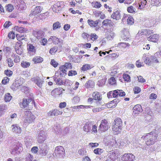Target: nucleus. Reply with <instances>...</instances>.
<instances>
[{"instance_id":"1","label":"nucleus","mask_w":161,"mask_h":161,"mask_svg":"<svg viewBox=\"0 0 161 161\" xmlns=\"http://www.w3.org/2000/svg\"><path fill=\"white\" fill-rule=\"evenodd\" d=\"M122 125V121L120 118H117L115 119L112 123V130L113 133L115 135L119 133L121 131Z\"/></svg>"},{"instance_id":"2","label":"nucleus","mask_w":161,"mask_h":161,"mask_svg":"<svg viewBox=\"0 0 161 161\" xmlns=\"http://www.w3.org/2000/svg\"><path fill=\"white\" fill-rule=\"evenodd\" d=\"M141 138L143 139L146 140L145 144L147 146H149L155 143L157 140V136L156 134L151 132L147 134L145 136H142Z\"/></svg>"},{"instance_id":"3","label":"nucleus","mask_w":161,"mask_h":161,"mask_svg":"<svg viewBox=\"0 0 161 161\" xmlns=\"http://www.w3.org/2000/svg\"><path fill=\"white\" fill-rule=\"evenodd\" d=\"M20 105L23 108H27L29 110H31L33 107L35 105V102L34 99L31 98H24L22 101L20 103Z\"/></svg>"},{"instance_id":"4","label":"nucleus","mask_w":161,"mask_h":161,"mask_svg":"<svg viewBox=\"0 0 161 161\" xmlns=\"http://www.w3.org/2000/svg\"><path fill=\"white\" fill-rule=\"evenodd\" d=\"M102 25L107 28H110L109 31L108 29H107V34L109 35V34L110 36H112L114 35V33L113 32L114 23L111 20L108 19L104 20L102 22Z\"/></svg>"},{"instance_id":"5","label":"nucleus","mask_w":161,"mask_h":161,"mask_svg":"<svg viewBox=\"0 0 161 161\" xmlns=\"http://www.w3.org/2000/svg\"><path fill=\"white\" fill-rule=\"evenodd\" d=\"M110 127V125L108 120L103 119L99 126L98 130L101 132H104L108 130Z\"/></svg>"},{"instance_id":"6","label":"nucleus","mask_w":161,"mask_h":161,"mask_svg":"<svg viewBox=\"0 0 161 161\" xmlns=\"http://www.w3.org/2000/svg\"><path fill=\"white\" fill-rule=\"evenodd\" d=\"M25 116L24 122L27 124H30L34 122L36 117L30 110H27L25 112Z\"/></svg>"},{"instance_id":"7","label":"nucleus","mask_w":161,"mask_h":161,"mask_svg":"<svg viewBox=\"0 0 161 161\" xmlns=\"http://www.w3.org/2000/svg\"><path fill=\"white\" fill-rule=\"evenodd\" d=\"M64 4L63 2H57L54 4L52 8L53 11L57 13H59L64 7Z\"/></svg>"},{"instance_id":"8","label":"nucleus","mask_w":161,"mask_h":161,"mask_svg":"<svg viewBox=\"0 0 161 161\" xmlns=\"http://www.w3.org/2000/svg\"><path fill=\"white\" fill-rule=\"evenodd\" d=\"M55 153L56 156L59 157H63L65 156V150L62 146L57 147L55 150Z\"/></svg>"},{"instance_id":"9","label":"nucleus","mask_w":161,"mask_h":161,"mask_svg":"<svg viewBox=\"0 0 161 161\" xmlns=\"http://www.w3.org/2000/svg\"><path fill=\"white\" fill-rule=\"evenodd\" d=\"M63 113V112L59 109L54 108L50 110L47 114L48 117H52L62 115Z\"/></svg>"},{"instance_id":"10","label":"nucleus","mask_w":161,"mask_h":161,"mask_svg":"<svg viewBox=\"0 0 161 161\" xmlns=\"http://www.w3.org/2000/svg\"><path fill=\"white\" fill-rule=\"evenodd\" d=\"M31 80L40 88L42 87L44 82L43 80L38 76H35L32 78Z\"/></svg>"},{"instance_id":"11","label":"nucleus","mask_w":161,"mask_h":161,"mask_svg":"<svg viewBox=\"0 0 161 161\" xmlns=\"http://www.w3.org/2000/svg\"><path fill=\"white\" fill-rule=\"evenodd\" d=\"M135 159V156L132 153H125L121 157L123 161H134Z\"/></svg>"},{"instance_id":"12","label":"nucleus","mask_w":161,"mask_h":161,"mask_svg":"<svg viewBox=\"0 0 161 161\" xmlns=\"http://www.w3.org/2000/svg\"><path fill=\"white\" fill-rule=\"evenodd\" d=\"M33 35L37 39H39L44 36V32L41 30H36L33 31Z\"/></svg>"},{"instance_id":"13","label":"nucleus","mask_w":161,"mask_h":161,"mask_svg":"<svg viewBox=\"0 0 161 161\" xmlns=\"http://www.w3.org/2000/svg\"><path fill=\"white\" fill-rule=\"evenodd\" d=\"M152 56L150 55L144 54L142 57L143 60L145 64L148 65H150L152 63Z\"/></svg>"},{"instance_id":"14","label":"nucleus","mask_w":161,"mask_h":161,"mask_svg":"<svg viewBox=\"0 0 161 161\" xmlns=\"http://www.w3.org/2000/svg\"><path fill=\"white\" fill-rule=\"evenodd\" d=\"M122 20H127V24L130 25H132L134 23L133 17L129 15L126 14H124Z\"/></svg>"},{"instance_id":"15","label":"nucleus","mask_w":161,"mask_h":161,"mask_svg":"<svg viewBox=\"0 0 161 161\" xmlns=\"http://www.w3.org/2000/svg\"><path fill=\"white\" fill-rule=\"evenodd\" d=\"M159 36L158 34H154L147 37V39L148 41L154 43L158 42L159 41Z\"/></svg>"},{"instance_id":"16","label":"nucleus","mask_w":161,"mask_h":161,"mask_svg":"<svg viewBox=\"0 0 161 161\" xmlns=\"http://www.w3.org/2000/svg\"><path fill=\"white\" fill-rule=\"evenodd\" d=\"M92 125V122L91 121L86 122L83 128V131L87 133L91 132Z\"/></svg>"},{"instance_id":"17","label":"nucleus","mask_w":161,"mask_h":161,"mask_svg":"<svg viewBox=\"0 0 161 161\" xmlns=\"http://www.w3.org/2000/svg\"><path fill=\"white\" fill-rule=\"evenodd\" d=\"M22 44V42H17L15 46V49L16 53L19 55L22 54L23 49L21 48Z\"/></svg>"},{"instance_id":"18","label":"nucleus","mask_w":161,"mask_h":161,"mask_svg":"<svg viewBox=\"0 0 161 161\" xmlns=\"http://www.w3.org/2000/svg\"><path fill=\"white\" fill-rule=\"evenodd\" d=\"M21 80H17L14 82L11 86V88L13 90H16L22 86Z\"/></svg>"},{"instance_id":"19","label":"nucleus","mask_w":161,"mask_h":161,"mask_svg":"<svg viewBox=\"0 0 161 161\" xmlns=\"http://www.w3.org/2000/svg\"><path fill=\"white\" fill-rule=\"evenodd\" d=\"M27 50L28 53L31 56L35 54L36 52V49L35 47L31 44H29L28 45Z\"/></svg>"},{"instance_id":"20","label":"nucleus","mask_w":161,"mask_h":161,"mask_svg":"<svg viewBox=\"0 0 161 161\" xmlns=\"http://www.w3.org/2000/svg\"><path fill=\"white\" fill-rule=\"evenodd\" d=\"M130 36V34L129 31H125L122 32L121 36V40L127 41Z\"/></svg>"},{"instance_id":"21","label":"nucleus","mask_w":161,"mask_h":161,"mask_svg":"<svg viewBox=\"0 0 161 161\" xmlns=\"http://www.w3.org/2000/svg\"><path fill=\"white\" fill-rule=\"evenodd\" d=\"M100 22L99 19H97L95 21H94L92 19H89L87 20L88 24L92 28L98 27V24Z\"/></svg>"},{"instance_id":"22","label":"nucleus","mask_w":161,"mask_h":161,"mask_svg":"<svg viewBox=\"0 0 161 161\" xmlns=\"http://www.w3.org/2000/svg\"><path fill=\"white\" fill-rule=\"evenodd\" d=\"M142 108L140 104L135 105L133 108V113L134 114H138L142 111Z\"/></svg>"},{"instance_id":"23","label":"nucleus","mask_w":161,"mask_h":161,"mask_svg":"<svg viewBox=\"0 0 161 161\" xmlns=\"http://www.w3.org/2000/svg\"><path fill=\"white\" fill-rule=\"evenodd\" d=\"M119 152L117 150H116L109 153V158L112 160L114 161L118 158Z\"/></svg>"},{"instance_id":"24","label":"nucleus","mask_w":161,"mask_h":161,"mask_svg":"<svg viewBox=\"0 0 161 161\" xmlns=\"http://www.w3.org/2000/svg\"><path fill=\"white\" fill-rule=\"evenodd\" d=\"M119 101V99H115L111 101L110 103H107V106L109 108H114L117 106V104Z\"/></svg>"},{"instance_id":"25","label":"nucleus","mask_w":161,"mask_h":161,"mask_svg":"<svg viewBox=\"0 0 161 161\" xmlns=\"http://www.w3.org/2000/svg\"><path fill=\"white\" fill-rule=\"evenodd\" d=\"M147 0H139L138 2V9L143 10L145 8L147 5Z\"/></svg>"},{"instance_id":"26","label":"nucleus","mask_w":161,"mask_h":161,"mask_svg":"<svg viewBox=\"0 0 161 161\" xmlns=\"http://www.w3.org/2000/svg\"><path fill=\"white\" fill-rule=\"evenodd\" d=\"M112 18L116 20H118L120 19V13L119 10L114 12L111 16Z\"/></svg>"},{"instance_id":"27","label":"nucleus","mask_w":161,"mask_h":161,"mask_svg":"<svg viewBox=\"0 0 161 161\" xmlns=\"http://www.w3.org/2000/svg\"><path fill=\"white\" fill-rule=\"evenodd\" d=\"M93 99L96 100L101 101L102 99V95L98 92H94L92 94Z\"/></svg>"},{"instance_id":"28","label":"nucleus","mask_w":161,"mask_h":161,"mask_svg":"<svg viewBox=\"0 0 161 161\" xmlns=\"http://www.w3.org/2000/svg\"><path fill=\"white\" fill-rule=\"evenodd\" d=\"M42 11V8L40 6L36 7L34 10L30 14V16H35L39 14Z\"/></svg>"},{"instance_id":"29","label":"nucleus","mask_w":161,"mask_h":161,"mask_svg":"<svg viewBox=\"0 0 161 161\" xmlns=\"http://www.w3.org/2000/svg\"><path fill=\"white\" fill-rule=\"evenodd\" d=\"M63 90L61 88L59 87L55 88L51 92V94L53 96L60 95L62 93Z\"/></svg>"},{"instance_id":"30","label":"nucleus","mask_w":161,"mask_h":161,"mask_svg":"<svg viewBox=\"0 0 161 161\" xmlns=\"http://www.w3.org/2000/svg\"><path fill=\"white\" fill-rule=\"evenodd\" d=\"M58 71L59 75L62 77L64 76L67 75V70L63 65H61L59 67Z\"/></svg>"},{"instance_id":"31","label":"nucleus","mask_w":161,"mask_h":161,"mask_svg":"<svg viewBox=\"0 0 161 161\" xmlns=\"http://www.w3.org/2000/svg\"><path fill=\"white\" fill-rule=\"evenodd\" d=\"M53 79L57 84L59 85H62L65 84L62 79L57 77L55 75L54 76Z\"/></svg>"},{"instance_id":"32","label":"nucleus","mask_w":161,"mask_h":161,"mask_svg":"<svg viewBox=\"0 0 161 161\" xmlns=\"http://www.w3.org/2000/svg\"><path fill=\"white\" fill-rule=\"evenodd\" d=\"M12 130L13 132L18 133H20L21 131L20 128L19 126H18L17 125H12Z\"/></svg>"},{"instance_id":"33","label":"nucleus","mask_w":161,"mask_h":161,"mask_svg":"<svg viewBox=\"0 0 161 161\" xmlns=\"http://www.w3.org/2000/svg\"><path fill=\"white\" fill-rule=\"evenodd\" d=\"M95 86V83L91 80H89L85 84V86L87 88H93Z\"/></svg>"},{"instance_id":"34","label":"nucleus","mask_w":161,"mask_h":161,"mask_svg":"<svg viewBox=\"0 0 161 161\" xmlns=\"http://www.w3.org/2000/svg\"><path fill=\"white\" fill-rule=\"evenodd\" d=\"M150 4L153 6L158 7L161 4V0H151Z\"/></svg>"},{"instance_id":"35","label":"nucleus","mask_w":161,"mask_h":161,"mask_svg":"<svg viewBox=\"0 0 161 161\" xmlns=\"http://www.w3.org/2000/svg\"><path fill=\"white\" fill-rule=\"evenodd\" d=\"M119 90H115L113 91H111L109 92L107 94L108 96L109 95H110L111 94H112L113 97L114 98H115L118 97L119 96Z\"/></svg>"},{"instance_id":"36","label":"nucleus","mask_w":161,"mask_h":161,"mask_svg":"<svg viewBox=\"0 0 161 161\" xmlns=\"http://www.w3.org/2000/svg\"><path fill=\"white\" fill-rule=\"evenodd\" d=\"M127 73L128 71H126L125 73L123 74V78L125 81L129 82L131 81L130 77L128 74L126 73Z\"/></svg>"},{"instance_id":"37","label":"nucleus","mask_w":161,"mask_h":161,"mask_svg":"<svg viewBox=\"0 0 161 161\" xmlns=\"http://www.w3.org/2000/svg\"><path fill=\"white\" fill-rule=\"evenodd\" d=\"M91 4L93 8H100L102 6L100 2L97 1H95L92 2Z\"/></svg>"},{"instance_id":"38","label":"nucleus","mask_w":161,"mask_h":161,"mask_svg":"<svg viewBox=\"0 0 161 161\" xmlns=\"http://www.w3.org/2000/svg\"><path fill=\"white\" fill-rule=\"evenodd\" d=\"M12 98V97L9 93H6L4 97V99L6 102H8Z\"/></svg>"},{"instance_id":"39","label":"nucleus","mask_w":161,"mask_h":161,"mask_svg":"<svg viewBox=\"0 0 161 161\" xmlns=\"http://www.w3.org/2000/svg\"><path fill=\"white\" fill-rule=\"evenodd\" d=\"M130 44L128 43L125 42H120L118 43L117 47L121 48H125L126 47H129Z\"/></svg>"},{"instance_id":"40","label":"nucleus","mask_w":161,"mask_h":161,"mask_svg":"<svg viewBox=\"0 0 161 161\" xmlns=\"http://www.w3.org/2000/svg\"><path fill=\"white\" fill-rule=\"evenodd\" d=\"M96 17H99L101 19H104L105 17V15L101 11L96 12L95 13Z\"/></svg>"},{"instance_id":"41","label":"nucleus","mask_w":161,"mask_h":161,"mask_svg":"<svg viewBox=\"0 0 161 161\" xmlns=\"http://www.w3.org/2000/svg\"><path fill=\"white\" fill-rule=\"evenodd\" d=\"M43 58L39 56L35 57L32 59V61L35 64L41 63L43 61Z\"/></svg>"},{"instance_id":"42","label":"nucleus","mask_w":161,"mask_h":161,"mask_svg":"<svg viewBox=\"0 0 161 161\" xmlns=\"http://www.w3.org/2000/svg\"><path fill=\"white\" fill-rule=\"evenodd\" d=\"M45 139V137L43 136L41 134L38 135L37 138V140L39 143H43Z\"/></svg>"},{"instance_id":"43","label":"nucleus","mask_w":161,"mask_h":161,"mask_svg":"<svg viewBox=\"0 0 161 161\" xmlns=\"http://www.w3.org/2000/svg\"><path fill=\"white\" fill-rule=\"evenodd\" d=\"M53 30L59 29L61 27V23L58 21L56 22L53 24Z\"/></svg>"},{"instance_id":"44","label":"nucleus","mask_w":161,"mask_h":161,"mask_svg":"<svg viewBox=\"0 0 161 161\" xmlns=\"http://www.w3.org/2000/svg\"><path fill=\"white\" fill-rule=\"evenodd\" d=\"M16 37L19 42H21V41L23 40L26 41L27 39L25 38V36L24 35H20L19 34H17L16 35Z\"/></svg>"},{"instance_id":"45","label":"nucleus","mask_w":161,"mask_h":161,"mask_svg":"<svg viewBox=\"0 0 161 161\" xmlns=\"http://www.w3.org/2000/svg\"><path fill=\"white\" fill-rule=\"evenodd\" d=\"M6 8L7 11L10 12L14 9V7L11 4H8L6 6Z\"/></svg>"},{"instance_id":"46","label":"nucleus","mask_w":161,"mask_h":161,"mask_svg":"<svg viewBox=\"0 0 161 161\" xmlns=\"http://www.w3.org/2000/svg\"><path fill=\"white\" fill-rule=\"evenodd\" d=\"M21 65L22 67L25 68L29 67L30 63L29 62L23 61L21 63Z\"/></svg>"},{"instance_id":"47","label":"nucleus","mask_w":161,"mask_h":161,"mask_svg":"<svg viewBox=\"0 0 161 161\" xmlns=\"http://www.w3.org/2000/svg\"><path fill=\"white\" fill-rule=\"evenodd\" d=\"M91 69V67L89 64H85L83 65L82 67L81 68V70L83 71H85Z\"/></svg>"},{"instance_id":"48","label":"nucleus","mask_w":161,"mask_h":161,"mask_svg":"<svg viewBox=\"0 0 161 161\" xmlns=\"http://www.w3.org/2000/svg\"><path fill=\"white\" fill-rule=\"evenodd\" d=\"M135 8L133 6L131 5L127 8V11L130 13H135Z\"/></svg>"},{"instance_id":"49","label":"nucleus","mask_w":161,"mask_h":161,"mask_svg":"<svg viewBox=\"0 0 161 161\" xmlns=\"http://www.w3.org/2000/svg\"><path fill=\"white\" fill-rule=\"evenodd\" d=\"M92 129H91V133L92 134H97V125H93L92 126Z\"/></svg>"},{"instance_id":"50","label":"nucleus","mask_w":161,"mask_h":161,"mask_svg":"<svg viewBox=\"0 0 161 161\" xmlns=\"http://www.w3.org/2000/svg\"><path fill=\"white\" fill-rule=\"evenodd\" d=\"M58 50V47L55 46L51 48L49 51V53L52 55H53L57 52Z\"/></svg>"},{"instance_id":"51","label":"nucleus","mask_w":161,"mask_h":161,"mask_svg":"<svg viewBox=\"0 0 161 161\" xmlns=\"http://www.w3.org/2000/svg\"><path fill=\"white\" fill-rule=\"evenodd\" d=\"M109 83L111 85H115L116 84V80L114 77H111L108 80Z\"/></svg>"},{"instance_id":"52","label":"nucleus","mask_w":161,"mask_h":161,"mask_svg":"<svg viewBox=\"0 0 161 161\" xmlns=\"http://www.w3.org/2000/svg\"><path fill=\"white\" fill-rule=\"evenodd\" d=\"M14 28L16 31L20 33H23L25 31L24 28L23 27L16 26L14 27Z\"/></svg>"},{"instance_id":"53","label":"nucleus","mask_w":161,"mask_h":161,"mask_svg":"<svg viewBox=\"0 0 161 161\" xmlns=\"http://www.w3.org/2000/svg\"><path fill=\"white\" fill-rule=\"evenodd\" d=\"M6 61L9 67H11L14 65V63L11 58H8L7 59Z\"/></svg>"},{"instance_id":"54","label":"nucleus","mask_w":161,"mask_h":161,"mask_svg":"<svg viewBox=\"0 0 161 161\" xmlns=\"http://www.w3.org/2000/svg\"><path fill=\"white\" fill-rule=\"evenodd\" d=\"M53 39V42L55 44H57L60 42V41L59 38L55 36H52Z\"/></svg>"},{"instance_id":"55","label":"nucleus","mask_w":161,"mask_h":161,"mask_svg":"<svg viewBox=\"0 0 161 161\" xmlns=\"http://www.w3.org/2000/svg\"><path fill=\"white\" fill-rule=\"evenodd\" d=\"M93 152L96 154L100 155L103 152V151L102 149L97 148L95 149Z\"/></svg>"},{"instance_id":"56","label":"nucleus","mask_w":161,"mask_h":161,"mask_svg":"<svg viewBox=\"0 0 161 161\" xmlns=\"http://www.w3.org/2000/svg\"><path fill=\"white\" fill-rule=\"evenodd\" d=\"M65 67V68L66 70L67 69H71L72 68V65L70 63H66L64 64L63 65Z\"/></svg>"},{"instance_id":"57","label":"nucleus","mask_w":161,"mask_h":161,"mask_svg":"<svg viewBox=\"0 0 161 161\" xmlns=\"http://www.w3.org/2000/svg\"><path fill=\"white\" fill-rule=\"evenodd\" d=\"M13 73L12 71L8 69H6L4 71V74L8 77L11 76L13 75Z\"/></svg>"},{"instance_id":"58","label":"nucleus","mask_w":161,"mask_h":161,"mask_svg":"<svg viewBox=\"0 0 161 161\" xmlns=\"http://www.w3.org/2000/svg\"><path fill=\"white\" fill-rule=\"evenodd\" d=\"M9 79L7 77H4L2 81V83L3 85H6L8 83Z\"/></svg>"},{"instance_id":"59","label":"nucleus","mask_w":161,"mask_h":161,"mask_svg":"<svg viewBox=\"0 0 161 161\" xmlns=\"http://www.w3.org/2000/svg\"><path fill=\"white\" fill-rule=\"evenodd\" d=\"M141 89L137 86H135L133 88V91L135 94L141 92Z\"/></svg>"},{"instance_id":"60","label":"nucleus","mask_w":161,"mask_h":161,"mask_svg":"<svg viewBox=\"0 0 161 161\" xmlns=\"http://www.w3.org/2000/svg\"><path fill=\"white\" fill-rule=\"evenodd\" d=\"M90 36L91 37L90 39L93 41L97 40L98 37L97 35L95 33L91 34V35H90Z\"/></svg>"},{"instance_id":"61","label":"nucleus","mask_w":161,"mask_h":161,"mask_svg":"<svg viewBox=\"0 0 161 161\" xmlns=\"http://www.w3.org/2000/svg\"><path fill=\"white\" fill-rule=\"evenodd\" d=\"M50 64L54 68L56 67L58 65V63L54 59H51Z\"/></svg>"},{"instance_id":"62","label":"nucleus","mask_w":161,"mask_h":161,"mask_svg":"<svg viewBox=\"0 0 161 161\" xmlns=\"http://www.w3.org/2000/svg\"><path fill=\"white\" fill-rule=\"evenodd\" d=\"M38 150V147L36 146H35L31 148V151L32 153L36 154L37 153Z\"/></svg>"},{"instance_id":"63","label":"nucleus","mask_w":161,"mask_h":161,"mask_svg":"<svg viewBox=\"0 0 161 161\" xmlns=\"http://www.w3.org/2000/svg\"><path fill=\"white\" fill-rule=\"evenodd\" d=\"M8 37L10 39H14L15 38V35L12 31L9 33Z\"/></svg>"},{"instance_id":"64","label":"nucleus","mask_w":161,"mask_h":161,"mask_svg":"<svg viewBox=\"0 0 161 161\" xmlns=\"http://www.w3.org/2000/svg\"><path fill=\"white\" fill-rule=\"evenodd\" d=\"M33 158V156L30 153L27 155L25 161H32Z\"/></svg>"}]
</instances>
